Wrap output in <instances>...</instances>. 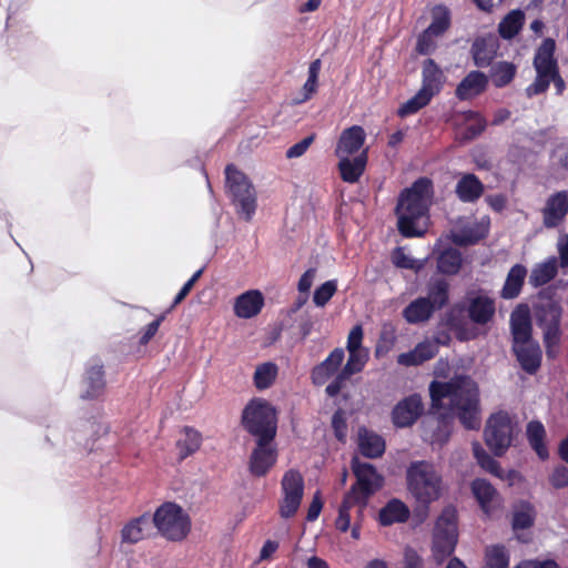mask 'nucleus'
I'll use <instances>...</instances> for the list:
<instances>
[{
    "mask_svg": "<svg viewBox=\"0 0 568 568\" xmlns=\"http://www.w3.org/2000/svg\"><path fill=\"white\" fill-rule=\"evenodd\" d=\"M393 263L400 268L419 271L424 267L425 261H418L406 254L404 248L397 247L392 255Z\"/></svg>",
    "mask_w": 568,
    "mask_h": 568,
    "instance_id": "8fccbe9b",
    "label": "nucleus"
},
{
    "mask_svg": "<svg viewBox=\"0 0 568 568\" xmlns=\"http://www.w3.org/2000/svg\"><path fill=\"white\" fill-rule=\"evenodd\" d=\"M430 100H432V97H429L428 94H426L424 91H422L419 89L418 92L413 98H410L409 100H407L405 103H403L400 105L397 113L402 118L408 116L410 114L418 112L424 106H426L430 102Z\"/></svg>",
    "mask_w": 568,
    "mask_h": 568,
    "instance_id": "49530a36",
    "label": "nucleus"
},
{
    "mask_svg": "<svg viewBox=\"0 0 568 568\" xmlns=\"http://www.w3.org/2000/svg\"><path fill=\"white\" fill-rule=\"evenodd\" d=\"M473 453L481 468L497 477H503L499 464L481 447L479 443L473 444Z\"/></svg>",
    "mask_w": 568,
    "mask_h": 568,
    "instance_id": "a18cd8bd",
    "label": "nucleus"
},
{
    "mask_svg": "<svg viewBox=\"0 0 568 568\" xmlns=\"http://www.w3.org/2000/svg\"><path fill=\"white\" fill-rule=\"evenodd\" d=\"M462 266V255L455 248H448L440 253L437 261V267L440 273L456 274Z\"/></svg>",
    "mask_w": 568,
    "mask_h": 568,
    "instance_id": "37998d69",
    "label": "nucleus"
},
{
    "mask_svg": "<svg viewBox=\"0 0 568 568\" xmlns=\"http://www.w3.org/2000/svg\"><path fill=\"white\" fill-rule=\"evenodd\" d=\"M201 445V435L197 430L185 427L182 432V437L178 440V448L181 458H185L195 453Z\"/></svg>",
    "mask_w": 568,
    "mask_h": 568,
    "instance_id": "a19ab883",
    "label": "nucleus"
},
{
    "mask_svg": "<svg viewBox=\"0 0 568 568\" xmlns=\"http://www.w3.org/2000/svg\"><path fill=\"white\" fill-rule=\"evenodd\" d=\"M457 537L456 509L447 506L443 509L434 529L433 551L438 561H442L454 551Z\"/></svg>",
    "mask_w": 568,
    "mask_h": 568,
    "instance_id": "9d476101",
    "label": "nucleus"
},
{
    "mask_svg": "<svg viewBox=\"0 0 568 568\" xmlns=\"http://www.w3.org/2000/svg\"><path fill=\"white\" fill-rule=\"evenodd\" d=\"M344 361V351L335 348L328 357L314 367L312 372V381L315 385L325 384L332 377Z\"/></svg>",
    "mask_w": 568,
    "mask_h": 568,
    "instance_id": "5701e85b",
    "label": "nucleus"
},
{
    "mask_svg": "<svg viewBox=\"0 0 568 568\" xmlns=\"http://www.w3.org/2000/svg\"><path fill=\"white\" fill-rule=\"evenodd\" d=\"M527 271L520 265H514L507 274L504 287L501 290V296L506 300H511L518 296L521 291Z\"/></svg>",
    "mask_w": 568,
    "mask_h": 568,
    "instance_id": "473e14b6",
    "label": "nucleus"
},
{
    "mask_svg": "<svg viewBox=\"0 0 568 568\" xmlns=\"http://www.w3.org/2000/svg\"><path fill=\"white\" fill-rule=\"evenodd\" d=\"M466 311L473 323L477 325H485L495 316V301L486 295L469 297Z\"/></svg>",
    "mask_w": 568,
    "mask_h": 568,
    "instance_id": "f3484780",
    "label": "nucleus"
},
{
    "mask_svg": "<svg viewBox=\"0 0 568 568\" xmlns=\"http://www.w3.org/2000/svg\"><path fill=\"white\" fill-rule=\"evenodd\" d=\"M422 75L423 81L420 90L432 98L439 93L443 88L445 77L434 60L427 59L424 62Z\"/></svg>",
    "mask_w": 568,
    "mask_h": 568,
    "instance_id": "393cba45",
    "label": "nucleus"
},
{
    "mask_svg": "<svg viewBox=\"0 0 568 568\" xmlns=\"http://www.w3.org/2000/svg\"><path fill=\"white\" fill-rule=\"evenodd\" d=\"M153 524L166 539H184L191 529V519L183 508L174 503L160 506L153 516Z\"/></svg>",
    "mask_w": 568,
    "mask_h": 568,
    "instance_id": "0eeeda50",
    "label": "nucleus"
},
{
    "mask_svg": "<svg viewBox=\"0 0 568 568\" xmlns=\"http://www.w3.org/2000/svg\"><path fill=\"white\" fill-rule=\"evenodd\" d=\"M527 438L532 447V449L536 452V454L541 458L546 459L548 458V449L544 443L546 432L545 427L540 422H530L527 425Z\"/></svg>",
    "mask_w": 568,
    "mask_h": 568,
    "instance_id": "c9c22d12",
    "label": "nucleus"
},
{
    "mask_svg": "<svg viewBox=\"0 0 568 568\" xmlns=\"http://www.w3.org/2000/svg\"><path fill=\"white\" fill-rule=\"evenodd\" d=\"M314 141V135H310L304 138L302 141L297 142L296 144L292 145L286 151V158L287 159H296L302 156L307 149L311 146V144Z\"/></svg>",
    "mask_w": 568,
    "mask_h": 568,
    "instance_id": "13d9d810",
    "label": "nucleus"
},
{
    "mask_svg": "<svg viewBox=\"0 0 568 568\" xmlns=\"http://www.w3.org/2000/svg\"><path fill=\"white\" fill-rule=\"evenodd\" d=\"M513 344L532 341L531 320L527 306H518L510 315Z\"/></svg>",
    "mask_w": 568,
    "mask_h": 568,
    "instance_id": "6ab92c4d",
    "label": "nucleus"
},
{
    "mask_svg": "<svg viewBox=\"0 0 568 568\" xmlns=\"http://www.w3.org/2000/svg\"><path fill=\"white\" fill-rule=\"evenodd\" d=\"M555 48V41L547 38L537 49L534 58V67L537 75L535 81L526 89L528 97L545 92L550 82L555 83L558 93L564 91L565 82L559 75L557 61L554 58Z\"/></svg>",
    "mask_w": 568,
    "mask_h": 568,
    "instance_id": "20e7f679",
    "label": "nucleus"
},
{
    "mask_svg": "<svg viewBox=\"0 0 568 568\" xmlns=\"http://www.w3.org/2000/svg\"><path fill=\"white\" fill-rule=\"evenodd\" d=\"M242 422L256 439H274L276 435L275 408L264 399L251 400L243 410Z\"/></svg>",
    "mask_w": 568,
    "mask_h": 568,
    "instance_id": "423d86ee",
    "label": "nucleus"
},
{
    "mask_svg": "<svg viewBox=\"0 0 568 568\" xmlns=\"http://www.w3.org/2000/svg\"><path fill=\"white\" fill-rule=\"evenodd\" d=\"M486 126V122L478 115L474 114V123L467 128V138L473 139L479 135Z\"/></svg>",
    "mask_w": 568,
    "mask_h": 568,
    "instance_id": "0e129e2a",
    "label": "nucleus"
},
{
    "mask_svg": "<svg viewBox=\"0 0 568 568\" xmlns=\"http://www.w3.org/2000/svg\"><path fill=\"white\" fill-rule=\"evenodd\" d=\"M557 274V260L549 257L542 263L537 264L529 276V283L535 286H541L551 281Z\"/></svg>",
    "mask_w": 568,
    "mask_h": 568,
    "instance_id": "f704fd0d",
    "label": "nucleus"
},
{
    "mask_svg": "<svg viewBox=\"0 0 568 568\" xmlns=\"http://www.w3.org/2000/svg\"><path fill=\"white\" fill-rule=\"evenodd\" d=\"M438 352V345L433 341H424L415 346L414 349L402 353L397 357V363L403 366H417L433 358Z\"/></svg>",
    "mask_w": 568,
    "mask_h": 568,
    "instance_id": "4be33fe9",
    "label": "nucleus"
},
{
    "mask_svg": "<svg viewBox=\"0 0 568 568\" xmlns=\"http://www.w3.org/2000/svg\"><path fill=\"white\" fill-rule=\"evenodd\" d=\"M513 351L525 372L535 374L538 371L541 363V349L536 341L513 344Z\"/></svg>",
    "mask_w": 568,
    "mask_h": 568,
    "instance_id": "dca6fc26",
    "label": "nucleus"
},
{
    "mask_svg": "<svg viewBox=\"0 0 568 568\" xmlns=\"http://www.w3.org/2000/svg\"><path fill=\"white\" fill-rule=\"evenodd\" d=\"M349 356L345 366L341 369L342 378H349L352 375L359 373L367 359L368 352L365 351H348Z\"/></svg>",
    "mask_w": 568,
    "mask_h": 568,
    "instance_id": "c03bdc74",
    "label": "nucleus"
},
{
    "mask_svg": "<svg viewBox=\"0 0 568 568\" xmlns=\"http://www.w3.org/2000/svg\"><path fill=\"white\" fill-rule=\"evenodd\" d=\"M408 517V507L402 500L393 498L379 510L378 521L382 526H390L405 523Z\"/></svg>",
    "mask_w": 568,
    "mask_h": 568,
    "instance_id": "c85d7f7f",
    "label": "nucleus"
},
{
    "mask_svg": "<svg viewBox=\"0 0 568 568\" xmlns=\"http://www.w3.org/2000/svg\"><path fill=\"white\" fill-rule=\"evenodd\" d=\"M263 305L264 297L260 291H247L235 300L234 313L240 318H251L261 312Z\"/></svg>",
    "mask_w": 568,
    "mask_h": 568,
    "instance_id": "aec40b11",
    "label": "nucleus"
},
{
    "mask_svg": "<svg viewBox=\"0 0 568 568\" xmlns=\"http://www.w3.org/2000/svg\"><path fill=\"white\" fill-rule=\"evenodd\" d=\"M516 72L514 64L508 62H500L493 69V81L496 87H504L509 83Z\"/></svg>",
    "mask_w": 568,
    "mask_h": 568,
    "instance_id": "3c124183",
    "label": "nucleus"
},
{
    "mask_svg": "<svg viewBox=\"0 0 568 568\" xmlns=\"http://www.w3.org/2000/svg\"><path fill=\"white\" fill-rule=\"evenodd\" d=\"M485 236V230L476 223L467 224L459 230L452 231V241L460 246L477 243Z\"/></svg>",
    "mask_w": 568,
    "mask_h": 568,
    "instance_id": "e433bc0d",
    "label": "nucleus"
},
{
    "mask_svg": "<svg viewBox=\"0 0 568 568\" xmlns=\"http://www.w3.org/2000/svg\"><path fill=\"white\" fill-rule=\"evenodd\" d=\"M518 432L517 424L507 412L493 414L485 427V442L496 456H503L510 447L514 435Z\"/></svg>",
    "mask_w": 568,
    "mask_h": 568,
    "instance_id": "6e6552de",
    "label": "nucleus"
},
{
    "mask_svg": "<svg viewBox=\"0 0 568 568\" xmlns=\"http://www.w3.org/2000/svg\"><path fill=\"white\" fill-rule=\"evenodd\" d=\"M422 559L418 554L412 549L406 548L404 551V568H422Z\"/></svg>",
    "mask_w": 568,
    "mask_h": 568,
    "instance_id": "680f3d73",
    "label": "nucleus"
},
{
    "mask_svg": "<svg viewBox=\"0 0 568 568\" xmlns=\"http://www.w3.org/2000/svg\"><path fill=\"white\" fill-rule=\"evenodd\" d=\"M281 486L283 498L280 503V515L287 519L293 517L300 508L304 494V480L297 470L290 469L284 474Z\"/></svg>",
    "mask_w": 568,
    "mask_h": 568,
    "instance_id": "f8f14e48",
    "label": "nucleus"
},
{
    "mask_svg": "<svg viewBox=\"0 0 568 568\" xmlns=\"http://www.w3.org/2000/svg\"><path fill=\"white\" fill-rule=\"evenodd\" d=\"M486 202L493 210L500 212L505 209L507 201H506L505 195L495 194V195H488L486 197Z\"/></svg>",
    "mask_w": 568,
    "mask_h": 568,
    "instance_id": "338daca9",
    "label": "nucleus"
},
{
    "mask_svg": "<svg viewBox=\"0 0 568 568\" xmlns=\"http://www.w3.org/2000/svg\"><path fill=\"white\" fill-rule=\"evenodd\" d=\"M550 484L559 489L568 486V468L565 466H557L549 477Z\"/></svg>",
    "mask_w": 568,
    "mask_h": 568,
    "instance_id": "4d7b16f0",
    "label": "nucleus"
},
{
    "mask_svg": "<svg viewBox=\"0 0 568 568\" xmlns=\"http://www.w3.org/2000/svg\"><path fill=\"white\" fill-rule=\"evenodd\" d=\"M429 394L434 409L457 416L468 429L479 428V388L473 378L458 375L448 382L434 381L429 385Z\"/></svg>",
    "mask_w": 568,
    "mask_h": 568,
    "instance_id": "f257e3e1",
    "label": "nucleus"
},
{
    "mask_svg": "<svg viewBox=\"0 0 568 568\" xmlns=\"http://www.w3.org/2000/svg\"><path fill=\"white\" fill-rule=\"evenodd\" d=\"M408 491L423 505H428L439 498L442 493V477L433 464L428 462H414L406 471Z\"/></svg>",
    "mask_w": 568,
    "mask_h": 568,
    "instance_id": "39448f33",
    "label": "nucleus"
},
{
    "mask_svg": "<svg viewBox=\"0 0 568 568\" xmlns=\"http://www.w3.org/2000/svg\"><path fill=\"white\" fill-rule=\"evenodd\" d=\"M449 26V12L445 7H436L433 12V21L426 29L435 36L443 34Z\"/></svg>",
    "mask_w": 568,
    "mask_h": 568,
    "instance_id": "09e8293b",
    "label": "nucleus"
},
{
    "mask_svg": "<svg viewBox=\"0 0 568 568\" xmlns=\"http://www.w3.org/2000/svg\"><path fill=\"white\" fill-rule=\"evenodd\" d=\"M430 195L432 183L428 179L417 180L402 193L396 212L398 229L404 236H422L425 233Z\"/></svg>",
    "mask_w": 568,
    "mask_h": 568,
    "instance_id": "7ed1b4c3",
    "label": "nucleus"
},
{
    "mask_svg": "<svg viewBox=\"0 0 568 568\" xmlns=\"http://www.w3.org/2000/svg\"><path fill=\"white\" fill-rule=\"evenodd\" d=\"M278 374V367L273 362H265L256 366L253 381L257 389L270 388Z\"/></svg>",
    "mask_w": 568,
    "mask_h": 568,
    "instance_id": "4c0bfd02",
    "label": "nucleus"
},
{
    "mask_svg": "<svg viewBox=\"0 0 568 568\" xmlns=\"http://www.w3.org/2000/svg\"><path fill=\"white\" fill-rule=\"evenodd\" d=\"M561 312L560 305L551 300L540 302L536 307L537 324L542 329L544 343L549 357L555 356L560 339Z\"/></svg>",
    "mask_w": 568,
    "mask_h": 568,
    "instance_id": "9b49d317",
    "label": "nucleus"
},
{
    "mask_svg": "<svg viewBox=\"0 0 568 568\" xmlns=\"http://www.w3.org/2000/svg\"><path fill=\"white\" fill-rule=\"evenodd\" d=\"M487 85V78L479 71H471L458 84L456 95L460 100H468L480 94Z\"/></svg>",
    "mask_w": 568,
    "mask_h": 568,
    "instance_id": "c756f323",
    "label": "nucleus"
},
{
    "mask_svg": "<svg viewBox=\"0 0 568 568\" xmlns=\"http://www.w3.org/2000/svg\"><path fill=\"white\" fill-rule=\"evenodd\" d=\"M561 267L568 265V235L560 236L557 243Z\"/></svg>",
    "mask_w": 568,
    "mask_h": 568,
    "instance_id": "e2e57ef3",
    "label": "nucleus"
},
{
    "mask_svg": "<svg viewBox=\"0 0 568 568\" xmlns=\"http://www.w3.org/2000/svg\"><path fill=\"white\" fill-rule=\"evenodd\" d=\"M456 194L462 202L474 203L484 193V184L471 173L464 174L456 183Z\"/></svg>",
    "mask_w": 568,
    "mask_h": 568,
    "instance_id": "a878e982",
    "label": "nucleus"
},
{
    "mask_svg": "<svg viewBox=\"0 0 568 568\" xmlns=\"http://www.w3.org/2000/svg\"><path fill=\"white\" fill-rule=\"evenodd\" d=\"M434 311L432 302L425 297H418L404 308L403 317L409 324H417L429 320Z\"/></svg>",
    "mask_w": 568,
    "mask_h": 568,
    "instance_id": "2f4dec72",
    "label": "nucleus"
},
{
    "mask_svg": "<svg viewBox=\"0 0 568 568\" xmlns=\"http://www.w3.org/2000/svg\"><path fill=\"white\" fill-rule=\"evenodd\" d=\"M339 159L338 169L343 181L355 183L364 173L367 163V152L362 151L355 158L337 156Z\"/></svg>",
    "mask_w": 568,
    "mask_h": 568,
    "instance_id": "b1692460",
    "label": "nucleus"
},
{
    "mask_svg": "<svg viewBox=\"0 0 568 568\" xmlns=\"http://www.w3.org/2000/svg\"><path fill=\"white\" fill-rule=\"evenodd\" d=\"M274 439H256V446L252 450L248 469L254 476H264L276 463L277 452Z\"/></svg>",
    "mask_w": 568,
    "mask_h": 568,
    "instance_id": "ddd939ff",
    "label": "nucleus"
},
{
    "mask_svg": "<svg viewBox=\"0 0 568 568\" xmlns=\"http://www.w3.org/2000/svg\"><path fill=\"white\" fill-rule=\"evenodd\" d=\"M535 509L530 504H521L514 513L513 528L514 530L526 529L532 526L535 521Z\"/></svg>",
    "mask_w": 568,
    "mask_h": 568,
    "instance_id": "de8ad7c7",
    "label": "nucleus"
},
{
    "mask_svg": "<svg viewBox=\"0 0 568 568\" xmlns=\"http://www.w3.org/2000/svg\"><path fill=\"white\" fill-rule=\"evenodd\" d=\"M471 490L487 515H493L498 506V494L496 489L485 479H476L471 484Z\"/></svg>",
    "mask_w": 568,
    "mask_h": 568,
    "instance_id": "bb28decb",
    "label": "nucleus"
},
{
    "mask_svg": "<svg viewBox=\"0 0 568 568\" xmlns=\"http://www.w3.org/2000/svg\"><path fill=\"white\" fill-rule=\"evenodd\" d=\"M499 43L496 37L477 39L473 44V57L477 67H488L496 57Z\"/></svg>",
    "mask_w": 568,
    "mask_h": 568,
    "instance_id": "cd10ccee",
    "label": "nucleus"
},
{
    "mask_svg": "<svg viewBox=\"0 0 568 568\" xmlns=\"http://www.w3.org/2000/svg\"><path fill=\"white\" fill-rule=\"evenodd\" d=\"M348 378H342V373L339 372L337 374V376L335 377V379L328 384L326 386V393L328 396L333 397L335 395H337L339 393V390L342 389V386L343 384L347 381Z\"/></svg>",
    "mask_w": 568,
    "mask_h": 568,
    "instance_id": "774afa93",
    "label": "nucleus"
},
{
    "mask_svg": "<svg viewBox=\"0 0 568 568\" xmlns=\"http://www.w3.org/2000/svg\"><path fill=\"white\" fill-rule=\"evenodd\" d=\"M332 426L337 439L344 440L346 438L347 424L345 413L343 410L335 412L332 418Z\"/></svg>",
    "mask_w": 568,
    "mask_h": 568,
    "instance_id": "6e6d98bb",
    "label": "nucleus"
},
{
    "mask_svg": "<svg viewBox=\"0 0 568 568\" xmlns=\"http://www.w3.org/2000/svg\"><path fill=\"white\" fill-rule=\"evenodd\" d=\"M363 329L359 325L354 326L347 337V351H365L362 348Z\"/></svg>",
    "mask_w": 568,
    "mask_h": 568,
    "instance_id": "bf43d9fd",
    "label": "nucleus"
},
{
    "mask_svg": "<svg viewBox=\"0 0 568 568\" xmlns=\"http://www.w3.org/2000/svg\"><path fill=\"white\" fill-rule=\"evenodd\" d=\"M316 276L315 268H308L300 278L297 288L301 293H307L313 285Z\"/></svg>",
    "mask_w": 568,
    "mask_h": 568,
    "instance_id": "052dcab7",
    "label": "nucleus"
},
{
    "mask_svg": "<svg viewBox=\"0 0 568 568\" xmlns=\"http://www.w3.org/2000/svg\"><path fill=\"white\" fill-rule=\"evenodd\" d=\"M352 468L357 480L345 495L335 521L336 529L342 532L351 527L352 511H355L357 517H362L368 498L383 486V477L372 464L354 458Z\"/></svg>",
    "mask_w": 568,
    "mask_h": 568,
    "instance_id": "f03ea898",
    "label": "nucleus"
},
{
    "mask_svg": "<svg viewBox=\"0 0 568 568\" xmlns=\"http://www.w3.org/2000/svg\"><path fill=\"white\" fill-rule=\"evenodd\" d=\"M450 432V418L443 415V417L436 422V428L433 430V434L432 436H429V439L433 443L444 444L448 440Z\"/></svg>",
    "mask_w": 568,
    "mask_h": 568,
    "instance_id": "864d4df0",
    "label": "nucleus"
},
{
    "mask_svg": "<svg viewBox=\"0 0 568 568\" xmlns=\"http://www.w3.org/2000/svg\"><path fill=\"white\" fill-rule=\"evenodd\" d=\"M337 283L334 280L327 281L318 286L313 295V302L316 306L323 307L335 294Z\"/></svg>",
    "mask_w": 568,
    "mask_h": 568,
    "instance_id": "603ef678",
    "label": "nucleus"
},
{
    "mask_svg": "<svg viewBox=\"0 0 568 568\" xmlns=\"http://www.w3.org/2000/svg\"><path fill=\"white\" fill-rule=\"evenodd\" d=\"M525 23V13L515 9L507 13L498 24V32L501 38L510 40L515 38Z\"/></svg>",
    "mask_w": 568,
    "mask_h": 568,
    "instance_id": "72a5a7b5",
    "label": "nucleus"
},
{
    "mask_svg": "<svg viewBox=\"0 0 568 568\" xmlns=\"http://www.w3.org/2000/svg\"><path fill=\"white\" fill-rule=\"evenodd\" d=\"M423 410L422 397L413 394L396 404L392 412L393 423L397 427H408L418 419Z\"/></svg>",
    "mask_w": 568,
    "mask_h": 568,
    "instance_id": "4468645a",
    "label": "nucleus"
},
{
    "mask_svg": "<svg viewBox=\"0 0 568 568\" xmlns=\"http://www.w3.org/2000/svg\"><path fill=\"white\" fill-rule=\"evenodd\" d=\"M542 223L547 229L557 227L568 214V191L551 194L541 211Z\"/></svg>",
    "mask_w": 568,
    "mask_h": 568,
    "instance_id": "2eb2a0df",
    "label": "nucleus"
},
{
    "mask_svg": "<svg viewBox=\"0 0 568 568\" xmlns=\"http://www.w3.org/2000/svg\"><path fill=\"white\" fill-rule=\"evenodd\" d=\"M434 33L429 32L428 30H425L417 40L416 50L420 54H429L432 53L436 48V41Z\"/></svg>",
    "mask_w": 568,
    "mask_h": 568,
    "instance_id": "5fc2aeb1",
    "label": "nucleus"
},
{
    "mask_svg": "<svg viewBox=\"0 0 568 568\" xmlns=\"http://www.w3.org/2000/svg\"><path fill=\"white\" fill-rule=\"evenodd\" d=\"M161 321H162V318H158V320H154L153 322H151L150 324H148V326L143 331L141 339H140V342L142 344H146L155 335V333L158 332L159 326L161 324Z\"/></svg>",
    "mask_w": 568,
    "mask_h": 568,
    "instance_id": "69168bd1",
    "label": "nucleus"
},
{
    "mask_svg": "<svg viewBox=\"0 0 568 568\" xmlns=\"http://www.w3.org/2000/svg\"><path fill=\"white\" fill-rule=\"evenodd\" d=\"M226 187L237 211L246 221L251 220L256 209V194L247 178L233 165L225 169Z\"/></svg>",
    "mask_w": 568,
    "mask_h": 568,
    "instance_id": "1a4fd4ad",
    "label": "nucleus"
},
{
    "mask_svg": "<svg viewBox=\"0 0 568 568\" xmlns=\"http://www.w3.org/2000/svg\"><path fill=\"white\" fill-rule=\"evenodd\" d=\"M358 448L365 457L376 458L383 455L385 442L379 435L366 428H361L358 430Z\"/></svg>",
    "mask_w": 568,
    "mask_h": 568,
    "instance_id": "7c9ffc66",
    "label": "nucleus"
},
{
    "mask_svg": "<svg viewBox=\"0 0 568 568\" xmlns=\"http://www.w3.org/2000/svg\"><path fill=\"white\" fill-rule=\"evenodd\" d=\"M365 138L366 134L362 126L353 125L345 129L337 141L335 155L351 158L363 148Z\"/></svg>",
    "mask_w": 568,
    "mask_h": 568,
    "instance_id": "a211bd4d",
    "label": "nucleus"
},
{
    "mask_svg": "<svg viewBox=\"0 0 568 568\" xmlns=\"http://www.w3.org/2000/svg\"><path fill=\"white\" fill-rule=\"evenodd\" d=\"M152 531V520L149 515H142L130 520L121 530L122 542L136 544L149 537Z\"/></svg>",
    "mask_w": 568,
    "mask_h": 568,
    "instance_id": "412c9836",
    "label": "nucleus"
},
{
    "mask_svg": "<svg viewBox=\"0 0 568 568\" xmlns=\"http://www.w3.org/2000/svg\"><path fill=\"white\" fill-rule=\"evenodd\" d=\"M509 552L503 545H493L485 551V568H508Z\"/></svg>",
    "mask_w": 568,
    "mask_h": 568,
    "instance_id": "79ce46f5",
    "label": "nucleus"
},
{
    "mask_svg": "<svg viewBox=\"0 0 568 568\" xmlns=\"http://www.w3.org/2000/svg\"><path fill=\"white\" fill-rule=\"evenodd\" d=\"M448 283L445 280H433L428 285V295L425 297L432 302L434 310L442 308L448 301Z\"/></svg>",
    "mask_w": 568,
    "mask_h": 568,
    "instance_id": "ea45409f",
    "label": "nucleus"
},
{
    "mask_svg": "<svg viewBox=\"0 0 568 568\" xmlns=\"http://www.w3.org/2000/svg\"><path fill=\"white\" fill-rule=\"evenodd\" d=\"M84 383L87 390L83 398L98 397L104 388L103 371L101 365H94L87 371Z\"/></svg>",
    "mask_w": 568,
    "mask_h": 568,
    "instance_id": "58836bf2",
    "label": "nucleus"
}]
</instances>
